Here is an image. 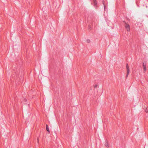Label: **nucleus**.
I'll list each match as a JSON object with an SVG mask.
<instances>
[{
    "label": "nucleus",
    "mask_w": 148,
    "mask_h": 148,
    "mask_svg": "<svg viewBox=\"0 0 148 148\" xmlns=\"http://www.w3.org/2000/svg\"><path fill=\"white\" fill-rule=\"evenodd\" d=\"M123 22L125 23V26L126 28L127 29L128 31H130V27L128 24H127L125 21H123Z\"/></svg>",
    "instance_id": "1"
},
{
    "label": "nucleus",
    "mask_w": 148,
    "mask_h": 148,
    "mask_svg": "<svg viewBox=\"0 0 148 148\" xmlns=\"http://www.w3.org/2000/svg\"><path fill=\"white\" fill-rule=\"evenodd\" d=\"M126 67L127 69V74L126 75V77H127L130 73V69H129L128 65L127 64H126Z\"/></svg>",
    "instance_id": "2"
},
{
    "label": "nucleus",
    "mask_w": 148,
    "mask_h": 148,
    "mask_svg": "<svg viewBox=\"0 0 148 148\" xmlns=\"http://www.w3.org/2000/svg\"><path fill=\"white\" fill-rule=\"evenodd\" d=\"M93 2L94 3V5L95 6L97 4V2L96 0H93Z\"/></svg>",
    "instance_id": "3"
},
{
    "label": "nucleus",
    "mask_w": 148,
    "mask_h": 148,
    "mask_svg": "<svg viewBox=\"0 0 148 148\" xmlns=\"http://www.w3.org/2000/svg\"><path fill=\"white\" fill-rule=\"evenodd\" d=\"M146 62H144L143 63V67H146Z\"/></svg>",
    "instance_id": "4"
},
{
    "label": "nucleus",
    "mask_w": 148,
    "mask_h": 148,
    "mask_svg": "<svg viewBox=\"0 0 148 148\" xmlns=\"http://www.w3.org/2000/svg\"><path fill=\"white\" fill-rule=\"evenodd\" d=\"M46 129V130H47V132H49V127H48V125H47Z\"/></svg>",
    "instance_id": "5"
},
{
    "label": "nucleus",
    "mask_w": 148,
    "mask_h": 148,
    "mask_svg": "<svg viewBox=\"0 0 148 148\" xmlns=\"http://www.w3.org/2000/svg\"><path fill=\"white\" fill-rule=\"evenodd\" d=\"M105 145L106 147H109L108 143L107 142H106L105 143Z\"/></svg>",
    "instance_id": "6"
},
{
    "label": "nucleus",
    "mask_w": 148,
    "mask_h": 148,
    "mask_svg": "<svg viewBox=\"0 0 148 148\" xmlns=\"http://www.w3.org/2000/svg\"><path fill=\"white\" fill-rule=\"evenodd\" d=\"M86 41H87V42L88 43H90V40L89 39H87Z\"/></svg>",
    "instance_id": "7"
},
{
    "label": "nucleus",
    "mask_w": 148,
    "mask_h": 148,
    "mask_svg": "<svg viewBox=\"0 0 148 148\" xmlns=\"http://www.w3.org/2000/svg\"><path fill=\"white\" fill-rule=\"evenodd\" d=\"M143 69H144V71H145L146 70V67H143Z\"/></svg>",
    "instance_id": "8"
},
{
    "label": "nucleus",
    "mask_w": 148,
    "mask_h": 148,
    "mask_svg": "<svg viewBox=\"0 0 148 148\" xmlns=\"http://www.w3.org/2000/svg\"><path fill=\"white\" fill-rule=\"evenodd\" d=\"M145 111L146 112H148V109L147 108L145 110Z\"/></svg>",
    "instance_id": "9"
},
{
    "label": "nucleus",
    "mask_w": 148,
    "mask_h": 148,
    "mask_svg": "<svg viewBox=\"0 0 148 148\" xmlns=\"http://www.w3.org/2000/svg\"><path fill=\"white\" fill-rule=\"evenodd\" d=\"M103 6H104V10L105 9V5L104 4V3L103 2Z\"/></svg>",
    "instance_id": "10"
},
{
    "label": "nucleus",
    "mask_w": 148,
    "mask_h": 148,
    "mask_svg": "<svg viewBox=\"0 0 148 148\" xmlns=\"http://www.w3.org/2000/svg\"><path fill=\"white\" fill-rule=\"evenodd\" d=\"M97 85H95V86H94V87L95 88H96L97 87Z\"/></svg>",
    "instance_id": "11"
},
{
    "label": "nucleus",
    "mask_w": 148,
    "mask_h": 148,
    "mask_svg": "<svg viewBox=\"0 0 148 148\" xmlns=\"http://www.w3.org/2000/svg\"><path fill=\"white\" fill-rule=\"evenodd\" d=\"M91 28V27H90V26H88V28L89 29H90Z\"/></svg>",
    "instance_id": "12"
},
{
    "label": "nucleus",
    "mask_w": 148,
    "mask_h": 148,
    "mask_svg": "<svg viewBox=\"0 0 148 148\" xmlns=\"http://www.w3.org/2000/svg\"><path fill=\"white\" fill-rule=\"evenodd\" d=\"M146 8H147V6H146Z\"/></svg>",
    "instance_id": "13"
}]
</instances>
